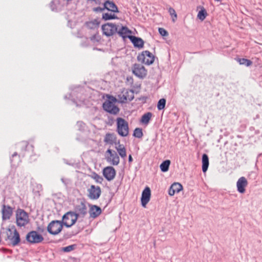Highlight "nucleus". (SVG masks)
Wrapping results in <instances>:
<instances>
[{"label": "nucleus", "mask_w": 262, "mask_h": 262, "mask_svg": "<svg viewBox=\"0 0 262 262\" xmlns=\"http://www.w3.org/2000/svg\"><path fill=\"white\" fill-rule=\"evenodd\" d=\"M18 147L21 149V152L18 155L16 152H15L11 158V162L12 166L16 167L21 162L20 156L24 157L27 153L30 155L33 152L34 147L32 145H29L26 141H22L18 144Z\"/></svg>", "instance_id": "f257e3e1"}, {"label": "nucleus", "mask_w": 262, "mask_h": 262, "mask_svg": "<svg viewBox=\"0 0 262 262\" xmlns=\"http://www.w3.org/2000/svg\"><path fill=\"white\" fill-rule=\"evenodd\" d=\"M16 224L19 227L26 226L30 222L29 215L24 209L18 208L15 211Z\"/></svg>", "instance_id": "f03ea898"}, {"label": "nucleus", "mask_w": 262, "mask_h": 262, "mask_svg": "<svg viewBox=\"0 0 262 262\" xmlns=\"http://www.w3.org/2000/svg\"><path fill=\"white\" fill-rule=\"evenodd\" d=\"M116 99L113 96H110L108 100L103 104L104 111L113 115H117L119 112V108L115 105Z\"/></svg>", "instance_id": "7ed1b4c3"}, {"label": "nucleus", "mask_w": 262, "mask_h": 262, "mask_svg": "<svg viewBox=\"0 0 262 262\" xmlns=\"http://www.w3.org/2000/svg\"><path fill=\"white\" fill-rule=\"evenodd\" d=\"M117 129L118 135L121 137H125L129 134V127L128 122L124 119L119 117L116 119Z\"/></svg>", "instance_id": "20e7f679"}, {"label": "nucleus", "mask_w": 262, "mask_h": 262, "mask_svg": "<svg viewBox=\"0 0 262 262\" xmlns=\"http://www.w3.org/2000/svg\"><path fill=\"white\" fill-rule=\"evenodd\" d=\"M78 219L76 213L73 211H69L62 216V223L66 227L69 228L73 226Z\"/></svg>", "instance_id": "39448f33"}, {"label": "nucleus", "mask_w": 262, "mask_h": 262, "mask_svg": "<svg viewBox=\"0 0 262 262\" xmlns=\"http://www.w3.org/2000/svg\"><path fill=\"white\" fill-rule=\"evenodd\" d=\"M6 234L7 238L6 239L9 240L13 246L17 245L20 242V236L18 232L16 229L12 230L10 228H7L6 229Z\"/></svg>", "instance_id": "423d86ee"}, {"label": "nucleus", "mask_w": 262, "mask_h": 262, "mask_svg": "<svg viewBox=\"0 0 262 262\" xmlns=\"http://www.w3.org/2000/svg\"><path fill=\"white\" fill-rule=\"evenodd\" d=\"M63 225L61 221L57 220L52 221L48 225L47 231L51 234L57 235L62 230Z\"/></svg>", "instance_id": "0eeeda50"}, {"label": "nucleus", "mask_w": 262, "mask_h": 262, "mask_svg": "<svg viewBox=\"0 0 262 262\" xmlns=\"http://www.w3.org/2000/svg\"><path fill=\"white\" fill-rule=\"evenodd\" d=\"M137 59L139 61L149 66L154 63L155 56L149 51H144L138 55Z\"/></svg>", "instance_id": "6e6552de"}, {"label": "nucleus", "mask_w": 262, "mask_h": 262, "mask_svg": "<svg viewBox=\"0 0 262 262\" xmlns=\"http://www.w3.org/2000/svg\"><path fill=\"white\" fill-rule=\"evenodd\" d=\"M119 101L121 103H125L127 101H132L134 98V93L132 90L123 89L121 93L118 95Z\"/></svg>", "instance_id": "1a4fd4ad"}, {"label": "nucleus", "mask_w": 262, "mask_h": 262, "mask_svg": "<svg viewBox=\"0 0 262 262\" xmlns=\"http://www.w3.org/2000/svg\"><path fill=\"white\" fill-rule=\"evenodd\" d=\"M26 238L27 241L31 244L40 243L43 240V236L35 231L29 232L27 234Z\"/></svg>", "instance_id": "9d476101"}, {"label": "nucleus", "mask_w": 262, "mask_h": 262, "mask_svg": "<svg viewBox=\"0 0 262 262\" xmlns=\"http://www.w3.org/2000/svg\"><path fill=\"white\" fill-rule=\"evenodd\" d=\"M133 73L137 77L143 79L147 75V70L140 64L135 63L132 67Z\"/></svg>", "instance_id": "9b49d317"}, {"label": "nucleus", "mask_w": 262, "mask_h": 262, "mask_svg": "<svg viewBox=\"0 0 262 262\" xmlns=\"http://www.w3.org/2000/svg\"><path fill=\"white\" fill-rule=\"evenodd\" d=\"M106 154H108L109 156H106V161L113 165H118L120 163V158L117 152L111 149H108Z\"/></svg>", "instance_id": "f8f14e48"}, {"label": "nucleus", "mask_w": 262, "mask_h": 262, "mask_svg": "<svg viewBox=\"0 0 262 262\" xmlns=\"http://www.w3.org/2000/svg\"><path fill=\"white\" fill-rule=\"evenodd\" d=\"M102 30L104 35L111 36L117 32V27L112 23H107L102 26Z\"/></svg>", "instance_id": "ddd939ff"}, {"label": "nucleus", "mask_w": 262, "mask_h": 262, "mask_svg": "<svg viewBox=\"0 0 262 262\" xmlns=\"http://www.w3.org/2000/svg\"><path fill=\"white\" fill-rule=\"evenodd\" d=\"M88 197L93 200H97L100 197L101 190L99 186H96L92 185L90 188L88 189Z\"/></svg>", "instance_id": "4468645a"}, {"label": "nucleus", "mask_w": 262, "mask_h": 262, "mask_svg": "<svg viewBox=\"0 0 262 262\" xmlns=\"http://www.w3.org/2000/svg\"><path fill=\"white\" fill-rule=\"evenodd\" d=\"M102 173L104 177L108 181H111L115 178L116 172L113 167L107 166L103 168Z\"/></svg>", "instance_id": "2eb2a0df"}, {"label": "nucleus", "mask_w": 262, "mask_h": 262, "mask_svg": "<svg viewBox=\"0 0 262 262\" xmlns=\"http://www.w3.org/2000/svg\"><path fill=\"white\" fill-rule=\"evenodd\" d=\"M2 220L7 221L9 220L12 215L13 209L9 206L3 205L2 208Z\"/></svg>", "instance_id": "dca6fc26"}, {"label": "nucleus", "mask_w": 262, "mask_h": 262, "mask_svg": "<svg viewBox=\"0 0 262 262\" xmlns=\"http://www.w3.org/2000/svg\"><path fill=\"white\" fill-rule=\"evenodd\" d=\"M75 210L78 217H83L87 214V208L83 202H81L79 204L77 205Z\"/></svg>", "instance_id": "f3484780"}, {"label": "nucleus", "mask_w": 262, "mask_h": 262, "mask_svg": "<svg viewBox=\"0 0 262 262\" xmlns=\"http://www.w3.org/2000/svg\"><path fill=\"white\" fill-rule=\"evenodd\" d=\"M150 189L146 187L142 191L141 196V204L143 207H145L147 204L149 202L150 198Z\"/></svg>", "instance_id": "a211bd4d"}, {"label": "nucleus", "mask_w": 262, "mask_h": 262, "mask_svg": "<svg viewBox=\"0 0 262 262\" xmlns=\"http://www.w3.org/2000/svg\"><path fill=\"white\" fill-rule=\"evenodd\" d=\"M248 185V181L244 177H242L238 179L236 183L237 191L241 193H244L245 192V187Z\"/></svg>", "instance_id": "6ab92c4d"}, {"label": "nucleus", "mask_w": 262, "mask_h": 262, "mask_svg": "<svg viewBox=\"0 0 262 262\" xmlns=\"http://www.w3.org/2000/svg\"><path fill=\"white\" fill-rule=\"evenodd\" d=\"M183 189L182 185L179 183H174L168 190V194L173 196L176 193H179Z\"/></svg>", "instance_id": "aec40b11"}, {"label": "nucleus", "mask_w": 262, "mask_h": 262, "mask_svg": "<svg viewBox=\"0 0 262 262\" xmlns=\"http://www.w3.org/2000/svg\"><path fill=\"white\" fill-rule=\"evenodd\" d=\"M101 209L98 206L91 205L89 213L90 217L95 219L98 217L101 213Z\"/></svg>", "instance_id": "412c9836"}, {"label": "nucleus", "mask_w": 262, "mask_h": 262, "mask_svg": "<svg viewBox=\"0 0 262 262\" xmlns=\"http://www.w3.org/2000/svg\"><path fill=\"white\" fill-rule=\"evenodd\" d=\"M116 140L117 137L114 133L106 134L104 138V142L106 144H109L110 145H113L114 144H116Z\"/></svg>", "instance_id": "4be33fe9"}, {"label": "nucleus", "mask_w": 262, "mask_h": 262, "mask_svg": "<svg viewBox=\"0 0 262 262\" xmlns=\"http://www.w3.org/2000/svg\"><path fill=\"white\" fill-rule=\"evenodd\" d=\"M105 9L113 12H118V9L116 4L112 1H106L104 3Z\"/></svg>", "instance_id": "5701e85b"}, {"label": "nucleus", "mask_w": 262, "mask_h": 262, "mask_svg": "<svg viewBox=\"0 0 262 262\" xmlns=\"http://www.w3.org/2000/svg\"><path fill=\"white\" fill-rule=\"evenodd\" d=\"M135 47L142 48L144 45V41L140 38L134 36H128Z\"/></svg>", "instance_id": "b1692460"}, {"label": "nucleus", "mask_w": 262, "mask_h": 262, "mask_svg": "<svg viewBox=\"0 0 262 262\" xmlns=\"http://www.w3.org/2000/svg\"><path fill=\"white\" fill-rule=\"evenodd\" d=\"M61 0H53L50 4L52 11H58L61 10L62 5L61 4Z\"/></svg>", "instance_id": "393cba45"}, {"label": "nucleus", "mask_w": 262, "mask_h": 262, "mask_svg": "<svg viewBox=\"0 0 262 262\" xmlns=\"http://www.w3.org/2000/svg\"><path fill=\"white\" fill-rule=\"evenodd\" d=\"M118 34L123 38H125L127 36L128 34L131 33V31L128 29L127 27L122 26L120 29L118 30Z\"/></svg>", "instance_id": "a878e982"}, {"label": "nucleus", "mask_w": 262, "mask_h": 262, "mask_svg": "<svg viewBox=\"0 0 262 262\" xmlns=\"http://www.w3.org/2000/svg\"><path fill=\"white\" fill-rule=\"evenodd\" d=\"M209 166V158L206 154H203L202 156V171L205 172Z\"/></svg>", "instance_id": "bb28decb"}, {"label": "nucleus", "mask_w": 262, "mask_h": 262, "mask_svg": "<svg viewBox=\"0 0 262 262\" xmlns=\"http://www.w3.org/2000/svg\"><path fill=\"white\" fill-rule=\"evenodd\" d=\"M99 23L96 19L86 23V27L89 29H97L99 27Z\"/></svg>", "instance_id": "cd10ccee"}, {"label": "nucleus", "mask_w": 262, "mask_h": 262, "mask_svg": "<svg viewBox=\"0 0 262 262\" xmlns=\"http://www.w3.org/2000/svg\"><path fill=\"white\" fill-rule=\"evenodd\" d=\"M152 116V113L148 112L144 114L141 117V122L144 124H148Z\"/></svg>", "instance_id": "c85d7f7f"}, {"label": "nucleus", "mask_w": 262, "mask_h": 262, "mask_svg": "<svg viewBox=\"0 0 262 262\" xmlns=\"http://www.w3.org/2000/svg\"><path fill=\"white\" fill-rule=\"evenodd\" d=\"M170 164V161L168 160H165L164 162H163L160 166L161 170L162 172L167 171L169 169Z\"/></svg>", "instance_id": "c756f323"}, {"label": "nucleus", "mask_w": 262, "mask_h": 262, "mask_svg": "<svg viewBox=\"0 0 262 262\" xmlns=\"http://www.w3.org/2000/svg\"><path fill=\"white\" fill-rule=\"evenodd\" d=\"M207 15V12L204 7L201 8V10L199 12L197 17L201 20H204L206 17Z\"/></svg>", "instance_id": "7c9ffc66"}, {"label": "nucleus", "mask_w": 262, "mask_h": 262, "mask_svg": "<svg viewBox=\"0 0 262 262\" xmlns=\"http://www.w3.org/2000/svg\"><path fill=\"white\" fill-rule=\"evenodd\" d=\"M236 60L240 64L245 65L247 67L250 66L252 64L251 60L245 58H237Z\"/></svg>", "instance_id": "2f4dec72"}, {"label": "nucleus", "mask_w": 262, "mask_h": 262, "mask_svg": "<svg viewBox=\"0 0 262 262\" xmlns=\"http://www.w3.org/2000/svg\"><path fill=\"white\" fill-rule=\"evenodd\" d=\"M91 177L97 183L102 184V182L103 181V178L96 172H93L91 176Z\"/></svg>", "instance_id": "473e14b6"}, {"label": "nucleus", "mask_w": 262, "mask_h": 262, "mask_svg": "<svg viewBox=\"0 0 262 262\" xmlns=\"http://www.w3.org/2000/svg\"><path fill=\"white\" fill-rule=\"evenodd\" d=\"M102 18L105 20H107L117 18V16L114 14H112L111 13H105L102 14Z\"/></svg>", "instance_id": "72a5a7b5"}, {"label": "nucleus", "mask_w": 262, "mask_h": 262, "mask_svg": "<svg viewBox=\"0 0 262 262\" xmlns=\"http://www.w3.org/2000/svg\"><path fill=\"white\" fill-rule=\"evenodd\" d=\"M166 104V100L164 98L160 99L157 104V108L159 110H162L164 108Z\"/></svg>", "instance_id": "f704fd0d"}, {"label": "nucleus", "mask_w": 262, "mask_h": 262, "mask_svg": "<svg viewBox=\"0 0 262 262\" xmlns=\"http://www.w3.org/2000/svg\"><path fill=\"white\" fill-rule=\"evenodd\" d=\"M133 136L138 138H141L143 136L142 130L140 128H136L134 131Z\"/></svg>", "instance_id": "c9c22d12"}, {"label": "nucleus", "mask_w": 262, "mask_h": 262, "mask_svg": "<svg viewBox=\"0 0 262 262\" xmlns=\"http://www.w3.org/2000/svg\"><path fill=\"white\" fill-rule=\"evenodd\" d=\"M76 246L75 245H71L65 247H63L62 251L64 252H69L75 249Z\"/></svg>", "instance_id": "e433bc0d"}, {"label": "nucleus", "mask_w": 262, "mask_h": 262, "mask_svg": "<svg viewBox=\"0 0 262 262\" xmlns=\"http://www.w3.org/2000/svg\"><path fill=\"white\" fill-rule=\"evenodd\" d=\"M168 12L172 17V21L173 22H174L175 19L177 17V13H176L175 10L172 8H169V9L168 10Z\"/></svg>", "instance_id": "4c0bfd02"}, {"label": "nucleus", "mask_w": 262, "mask_h": 262, "mask_svg": "<svg viewBox=\"0 0 262 262\" xmlns=\"http://www.w3.org/2000/svg\"><path fill=\"white\" fill-rule=\"evenodd\" d=\"M101 39V37L99 35L98 33L97 32L95 34H94L91 37V40L94 42H99Z\"/></svg>", "instance_id": "58836bf2"}, {"label": "nucleus", "mask_w": 262, "mask_h": 262, "mask_svg": "<svg viewBox=\"0 0 262 262\" xmlns=\"http://www.w3.org/2000/svg\"><path fill=\"white\" fill-rule=\"evenodd\" d=\"M119 156L124 159L126 157V151L125 148L117 150Z\"/></svg>", "instance_id": "ea45409f"}, {"label": "nucleus", "mask_w": 262, "mask_h": 262, "mask_svg": "<svg viewBox=\"0 0 262 262\" xmlns=\"http://www.w3.org/2000/svg\"><path fill=\"white\" fill-rule=\"evenodd\" d=\"M159 32L162 36H166L168 35L167 31L165 30L164 28H159Z\"/></svg>", "instance_id": "a19ab883"}, {"label": "nucleus", "mask_w": 262, "mask_h": 262, "mask_svg": "<svg viewBox=\"0 0 262 262\" xmlns=\"http://www.w3.org/2000/svg\"><path fill=\"white\" fill-rule=\"evenodd\" d=\"M125 148V146H124V145L120 144L119 141H118V142L117 143H116V146H115V149L117 150H119L120 149H123V148Z\"/></svg>", "instance_id": "79ce46f5"}, {"label": "nucleus", "mask_w": 262, "mask_h": 262, "mask_svg": "<svg viewBox=\"0 0 262 262\" xmlns=\"http://www.w3.org/2000/svg\"><path fill=\"white\" fill-rule=\"evenodd\" d=\"M105 9L104 6L103 7H98L93 8V11L96 12H100L103 11Z\"/></svg>", "instance_id": "37998d69"}, {"label": "nucleus", "mask_w": 262, "mask_h": 262, "mask_svg": "<svg viewBox=\"0 0 262 262\" xmlns=\"http://www.w3.org/2000/svg\"><path fill=\"white\" fill-rule=\"evenodd\" d=\"M128 161L129 162H131L133 161V158L130 155H129L128 156Z\"/></svg>", "instance_id": "c03bdc74"}, {"label": "nucleus", "mask_w": 262, "mask_h": 262, "mask_svg": "<svg viewBox=\"0 0 262 262\" xmlns=\"http://www.w3.org/2000/svg\"><path fill=\"white\" fill-rule=\"evenodd\" d=\"M77 124L79 125L80 126H82V124H83V123L82 122H78Z\"/></svg>", "instance_id": "a18cd8bd"}, {"label": "nucleus", "mask_w": 262, "mask_h": 262, "mask_svg": "<svg viewBox=\"0 0 262 262\" xmlns=\"http://www.w3.org/2000/svg\"><path fill=\"white\" fill-rule=\"evenodd\" d=\"M215 1H217V2H219L221 0H215Z\"/></svg>", "instance_id": "49530a36"}]
</instances>
